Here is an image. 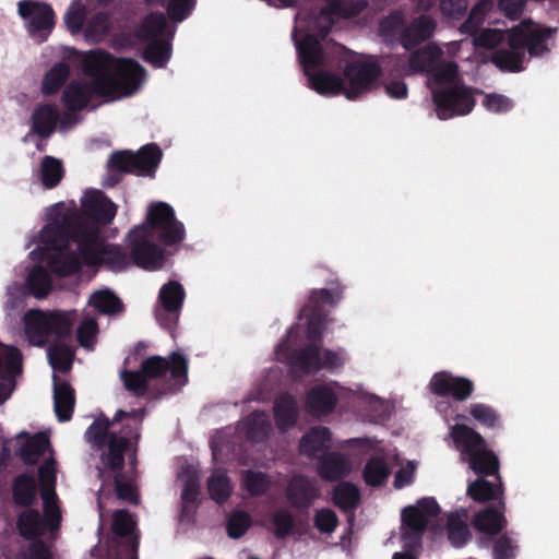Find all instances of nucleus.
Returning <instances> with one entry per match:
<instances>
[{"instance_id":"f257e3e1","label":"nucleus","mask_w":559,"mask_h":559,"mask_svg":"<svg viewBox=\"0 0 559 559\" xmlns=\"http://www.w3.org/2000/svg\"><path fill=\"white\" fill-rule=\"evenodd\" d=\"M367 0H329V5L311 13L300 12L295 17L293 40L310 88L325 96L343 93L355 99L372 90L380 76V68L371 58L360 57L344 70V79L323 71L326 55L322 40L338 17H350L360 12Z\"/></svg>"},{"instance_id":"f03ea898","label":"nucleus","mask_w":559,"mask_h":559,"mask_svg":"<svg viewBox=\"0 0 559 559\" xmlns=\"http://www.w3.org/2000/svg\"><path fill=\"white\" fill-rule=\"evenodd\" d=\"M117 212L116 205L102 191L85 192L81 200V213L73 203H56L47 211V225L32 242L29 252L34 261H47L51 272L66 276L80 270V260L74 255L73 246L82 238L91 240L92 234L100 236Z\"/></svg>"},{"instance_id":"7ed1b4c3","label":"nucleus","mask_w":559,"mask_h":559,"mask_svg":"<svg viewBox=\"0 0 559 559\" xmlns=\"http://www.w3.org/2000/svg\"><path fill=\"white\" fill-rule=\"evenodd\" d=\"M81 64L90 82L76 80L66 87L62 99L69 110L83 109L94 96L110 99L131 96L144 83V69L138 62L115 58L100 49L86 51Z\"/></svg>"},{"instance_id":"20e7f679","label":"nucleus","mask_w":559,"mask_h":559,"mask_svg":"<svg viewBox=\"0 0 559 559\" xmlns=\"http://www.w3.org/2000/svg\"><path fill=\"white\" fill-rule=\"evenodd\" d=\"M340 299V295H334L328 289L314 290L308 301V305L301 310L300 316L308 319L307 338L309 344L300 352L293 353L290 341L296 334V328L288 331L287 338L276 347V358L289 364L294 369L302 373H314L322 368L337 369L346 361V355L343 350L333 352L322 349L317 344L322 335V326L325 324L322 305H334Z\"/></svg>"},{"instance_id":"39448f33","label":"nucleus","mask_w":559,"mask_h":559,"mask_svg":"<svg viewBox=\"0 0 559 559\" xmlns=\"http://www.w3.org/2000/svg\"><path fill=\"white\" fill-rule=\"evenodd\" d=\"M127 418L134 424V430L138 431V426L144 418V411L138 409L132 412L118 411L112 421L106 417L96 419L86 430L85 439L94 447H102L106 439H108V449L102 454V466L98 467V476L103 484L99 489L98 508L100 516L105 509L104 496L107 480L112 477L115 483V490L118 499L138 503V495L132 480L126 477L122 473L123 466V452L131 445V440L126 436H116L111 430L115 421H120ZM138 432L134 438L138 439Z\"/></svg>"},{"instance_id":"423d86ee","label":"nucleus","mask_w":559,"mask_h":559,"mask_svg":"<svg viewBox=\"0 0 559 559\" xmlns=\"http://www.w3.org/2000/svg\"><path fill=\"white\" fill-rule=\"evenodd\" d=\"M442 51L435 45H427L409 57L406 74L416 72H432L433 83L450 84L448 87L437 88L428 82L432 91L437 116L447 120L455 115H466L472 111L475 100L465 86L454 84L457 68L453 62L441 61Z\"/></svg>"},{"instance_id":"0eeeda50","label":"nucleus","mask_w":559,"mask_h":559,"mask_svg":"<svg viewBox=\"0 0 559 559\" xmlns=\"http://www.w3.org/2000/svg\"><path fill=\"white\" fill-rule=\"evenodd\" d=\"M183 237L185 227L176 219L174 209L165 202H156L148 206L146 222L134 227L127 239L134 263L145 270H157L164 263V252L155 240L173 245Z\"/></svg>"},{"instance_id":"6e6552de","label":"nucleus","mask_w":559,"mask_h":559,"mask_svg":"<svg viewBox=\"0 0 559 559\" xmlns=\"http://www.w3.org/2000/svg\"><path fill=\"white\" fill-rule=\"evenodd\" d=\"M556 31L524 20L508 32V49L497 50L491 57L492 62L501 70L522 71L525 48L532 57L543 56L550 50Z\"/></svg>"},{"instance_id":"1a4fd4ad","label":"nucleus","mask_w":559,"mask_h":559,"mask_svg":"<svg viewBox=\"0 0 559 559\" xmlns=\"http://www.w3.org/2000/svg\"><path fill=\"white\" fill-rule=\"evenodd\" d=\"M56 472V462L51 457L39 467V485L44 504V516L33 509H27L21 513L17 527L20 534L25 538H55V533L61 521V512L55 491Z\"/></svg>"},{"instance_id":"9d476101","label":"nucleus","mask_w":559,"mask_h":559,"mask_svg":"<svg viewBox=\"0 0 559 559\" xmlns=\"http://www.w3.org/2000/svg\"><path fill=\"white\" fill-rule=\"evenodd\" d=\"M170 371L171 378L182 385L187 381L188 360L179 353H174L170 360L153 356L142 364L141 371L121 372V379L127 390L135 395H143L147 390V380L162 377Z\"/></svg>"},{"instance_id":"9b49d317","label":"nucleus","mask_w":559,"mask_h":559,"mask_svg":"<svg viewBox=\"0 0 559 559\" xmlns=\"http://www.w3.org/2000/svg\"><path fill=\"white\" fill-rule=\"evenodd\" d=\"M451 437L461 451V459L468 462L471 469L477 474H495L499 462L495 453L486 448L484 438L465 425H455Z\"/></svg>"},{"instance_id":"f8f14e48","label":"nucleus","mask_w":559,"mask_h":559,"mask_svg":"<svg viewBox=\"0 0 559 559\" xmlns=\"http://www.w3.org/2000/svg\"><path fill=\"white\" fill-rule=\"evenodd\" d=\"M175 28L170 26L163 13H152L146 16L138 28L141 40L147 41L145 59L156 68H163L170 58L169 40Z\"/></svg>"},{"instance_id":"ddd939ff","label":"nucleus","mask_w":559,"mask_h":559,"mask_svg":"<svg viewBox=\"0 0 559 559\" xmlns=\"http://www.w3.org/2000/svg\"><path fill=\"white\" fill-rule=\"evenodd\" d=\"M23 320L25 335L29 344L41 346L47 342L50 335L59 337L70 335L74 321V313L31 310L25 313Z\"/></svg>"},{"instance_id":"4468645a","label":"nucleus","mask_w":559,"mask_h":559,"mask_svg":"<svg viewBox=\"0 0 559 559\" xmlns=\"http://www.w3.org/2000/svg\"><path fill=\"white\" fill-rule=\"evenodd\" d=\"M439 513V504L430 497L421 498L415 504L405 507L401 513L405 547L414 549L418 546L420 535L427 527L433 526Z\"/></svg>"},{"instance_id":"2eb2a0df","label":"nucleus","mask_w":559,"mask_h":559,"mask_svg":"<svg viewBox=\"0 0 559 559\" xmlns=\"http://www.w3.org/2000/svg\"><path fill=\"white\" fill-rule=\"evenodd\" d=\"M91 240L82 238L74 250V255L80 260V266L107 264L114 271H120L129 264V260L121 250L115 246L106 245L100 236L95 233Z\"/></svg>"},{"instance_id":"dca6fc26","label":"nucleus","mask_w":559,"mask_h":559,"mask_svg":"<svg viewBox=\"0 0 559 559\" xmlns=\"http://www.w3.org/2000/svg\"><path fill=\"white\" fill-rule=\"evenodd\" d=\"M19 14L33 39L43 43L48 38L55 26V13L49 4L23 0L19 2Z\"/></svg>"},{"instance_id":"f3484780","label":"nucleus","mask_w":559,"mask_h":559,"mask_svg":"<svg viewBox=\"0 0 559 559\" xmlns=\"http://www.w3.org/2000/svg\"><path fill=\"white\" fill-rule=\"evenodd\" d=\"M160 157L159 147L155 144H148L141 148L138 154L130 152L115 153L110 156L108 163L118 170L147 175L157 167Z\"/></svg>"},{"instance_id":"a211bd4d","label":"nucleus","mask_w":559,"mask_h":559,"mask_svg":"<svg viewBox=\"0 0 559 559\" xmlns=\"http://www.w3.org/2000/svg\"><path fill=\"white\" fill-rule=\"evenodd\" d=\"M185 297L182 285L176 281L160 287L155 307V317L160 325L171 329L177 324Z\"/></svg>"},{"instance_id":"6ab92c4d","label":"nucleus","mask_w":559,"mask_h":559,"mask_svg":"<svg viewBox=\"0 0 559 559\" xmlns=\"http://www.w3.org/2000/svg\"><path fill=\"white\" fill-rule=\"evenodd\" d=\"M22 373V355L14 346L0 343V405L15 389V378Z\"/></svg>"},{"instance_id":"aec40b11","label":"nucleus","mask_w":559,"mask_h":559,"mask_svg":"<svg viewBox=\"0 0 559 559\" xmlns=\"http://www.w3.org/2000/svg\"><path fill=\"white\" fill-rule=\"evenodd\" d=\"M372 451L371 457L367 461L362 476L367 485L377 487L383 485L391 472V468L386 462L389 454L384 453V449L379 442L365 439L359 440Z\"/></svg>"},{"instance_id":"412c9836","label":"nucleus","mask_w":559,"mask_h":559,"mask_svg":"<svg viewBox=\"0 0 559 559\" xmlns=\"http://www.w3.org/2000/svg\"><path fill=\"white\" fill-rule=\"evenodd\" d=\"M430 389L438 395H452L454 399L466 400L473 392L471 380L462 377H453L449 372H438L430 381Z\"/></svg>"},{"instance_id":"4be33fe9","label":"nucleus","mask_w":559,"mask_h":559,"mask_svg":"<svg viewBox=\"0 0 559 559\" xmlns=\"http://www.w3.org/2000/svg\"><path fill=\"white\" fill-rule=\"evenodd\" d=\"M337 395L330 385L321 384L313 386L306 396L305 405L307 412L314 417H322L331 414L335 408Z\"/></svg>"},{"instance_id":"5701e85b","label":"nucleus","mask_w":559,"mask_h":559,"mask_svg":"<svg viewBox=\"0 0 559 559\" xmlns=\"http://www.w3.org/2000/svg\"><path fill=\"white\" fill-rule=\"evenodd\" d=\"M355 399L359 407L367 413V416L372 421H380L389 418L394 409L391 401L383 400L358 385L353 390Z\"/></svg>"},{"instance_id":"b1692460","label":"nucleus","mask_w":559,"mask_h":559,"mask_svg":"<svg viewBox=\"0 0 559 559\" xmlns=\"http://www.w3.org/2000/svg\"><path fill=\"white\" fill-rule=\"evenodd\" d=\"M273 413L277 428L286 431L297 421L299 415L297 400L289 393L278 395L274 402Z\"/></svg>"},{"instance_id":"393cba45","label":"nucleus","mask_w":559,"mask_h":559,"mask_svg":"<svg viewBox=\"0 0 559 559\" xmlns=\"http://www.w3.org/2000/svg\"><path fill=\"white\" fill-rule=\"evenodd\" d=\"M53 400L55 412L60 421L71 418L75 404L73 389L64 381L53 374Z\"/></svg>"},{"instance_id":"a878e982","label":"nucleus","mask_w":559,"mask_h":559,"mask_svg":"<svg viewBox=\"0 0 559 559\" xmlns=\"http://www.w3.org/2000/svg\"><path fill=\"white\" fill-rule=\"evenodd\" d=\"M504 502L500 501L498 508H487L474 518L473 524L476 530L486 534H497L506 525V519L503 516Z\"/></svg>"},{"instance_id":"bb28decb","label":"nucleus","mask_w":559,"mask_h":559,"mask_svg":"<svg viewBox=\"0 0 559 559\" xmlns=\"http://www.w3.org/2000/svg\"><path fill=\"white\" fill-rule=\"evenodd\" d=\"M331 433L326 427L311 428L300 440V452L308 456H317L330 447Z\"/></svg>"},{"instance_id":"cd10ccee","label":"nucleus","mask_w":559,"mask_h":559,"mask_svg":"<svg viewBox=\"0 0 559 559\" xmlns=\"http://www.w3.org/2000/svg\"><path fill=\"white\" fill-rule=\"evenodd\" d=\"M318 469L323 479L336 480L349 474L352 464L346 456L338 453H330L320 461Z\"/></svg>"},{"instance_id":"c85d7f7f","label":"nucleus","mask_w":559,"mask_h":559,"mask_svg":"<svg viewBox=\"0 0 559 559\" xmlns=\"http://www.w3.org/2000/svg\"><path fill=\"white\" fill-rule=\"evenodd\" d=\"M238 428L240 433L246 436L248 439L252 441H261L267 436L271 429V424L264 412H253L239 424Z\"/></svg>"},{"instance_id":"c756f323","label":"nucleus","mask_w":559,"mask_h":559,"mask_svg":"<svg viewBox=\"0 0 559 559\" xmlns=\"http://www.w3.org/2000/svg\"><path fill=\"white\" fill-rule=\"evenodd\" d=\"M435 27L436 24L430 16H419L406 28L403 36V46L408 49L417 43L425 40L432 35Z\"/></svg>"},{"instance_id":"7c9ffc66","label":"nucleus","mask_w":559,"mask_h":559,"mask_svg":"<svg viewBox=\"0 0 559 559\" xmlns=\"http://www.w3.org/2000/svg\"><path fill=\"white\" fill-rule=\"evenodd\" d=\"M317 496V489L310 480L302 476H295L288 486L287 498L297 507H305Z\"/></svg>"},{"instance_id":"2f4dec72","label":"nucleus","mask_w":559,"mask_h":559,"mask_svg":"<svg viewBox=\"0 0 559 559\" xmlns=\"http://www.w3.org/2000/svg\"><path fill=\"white\" fill-rule=\"evenodd\" d=\"M467 493L472 499L478 502H485L491 499L501 500L503 488L500 478H498L497 484L490 483L484 478H478L468 485Z\"/></svg>"},{"instance_id":"473e14b6","label":"nucleus","mask_w":559,"mask_h":559,"mask_svg":"<svg viewBox=\"0 0 559 559\" xmlns=\"http://www.w3.org/2000/svg\"><path fill=\"white\" fill-rule=\"evenodd\" d=\"M466 512L450 514L447 518V532L450 543L454 547H462L471 538V532L465 521Z\"/></svg>"},{"instance_id":"72a5a7b5","label":"nucleus","mask_w":559,"mask_h":559,"mask_svg":"<svg viewBox=\"0 0 559 559\" xmlns=\"http://www.w3.org/2000/svg\"><path fill=\"white\" fill-rule=\"evenodd\" d=\"M58 117L55 106H40L33 114V128L40 136H49L56 127Z\"/></svg>"},{"instance_id":"f704fd0d","label":"nucleus","mask_w":559,"mask_h":559,"mask_svg":"<svg viewBox=\"0 0 559 559\" xmlns=\"http://www.w3.org/2000/svg\"><path fill=\"white\" fill-rule=\"evenodd\" d=\"M26 285L34 297L41 299L51 290V278L43 266L36 265L28 272Z\"/></svg>"},{"instance_id":"c9c22d12","label":"nucleus","mask_w":559,"mask_h":559,"mask_svg":"<svg viewBox=\"0 0 559 559\" xmlns=\"http://www.w3.org/2000/svg\"><path fill=\"white\" fill-rule=\"evenodd\" d=\"M48 360L50 366L60 372H67L71 369L73 361V350L64 343H55L48 349Z\"/></svg>"},{"instance_id":"e433bc0d","label":"nucleus","mask_w":559,"mask_h":559,"mask_svg":"<svg viewBox=\"0 0 559 559\" xmlns=\"http://www.w3.org/2000/svg\"><path fill=\"white\" fill-rule=\"evenodd\" d=\"M70 75V67L60 62L55 64L44 76L41 90L45 95H51L59 91Z\"/></svg>"},{"instance_id":"4c0bfd02","label":"nucleus","mask_w":559,"mask_h":559,"mask_svg":"<svg viewBox=\"0 0 559 559\" xmlns=\"http://www.w3.org/2000/svg\"><path fill=\"white\" fill-rule=\"evenodd\" d=\"M90 305L97 311L105 314H112L121 311L122 305L119 298L108 289H102L91 295Z\"/></svg>"},{"instance_id":"58836bf2","label":"nucleus","mask_w":559,"mask_h":559,"mask_svg":"<svg viewBox=\"0 0 559 559\" xmlns=\"http://www.w3.org/2000/svg\"><path fill=\"white\" fill-rule=\"evenodd\" d=\"M49 448V442L44 433L35 435L26 439L20 450V455L27 464H34L39 456Z\"/></svg>"},{"instance_id":"ea45409f","label":"nucleus","mask_w":559,"mask_h":559,"mask_svg":"<svg viewBox=\"0 0 559 559\" xmlns=\"http://www.w3.org/2000/svg\"><path fill=\"white\" fill-rule=\"evenodd\" d=\"M211 498L218 503L224 502L231 492V485L226 473L221 469L213 472L207 481Z\"/></svg>"},{"instance_id":"a19ab883","label":"nucleus","mask_w":559,"mask_h":559,"mask_svg":"<svg viewBox=\"0 0 559 559\" xmlns=\"http://www.w3.org/2000/svg\"><path fill=\"white\" fill-rule=\"evenodd\" d=\"M36 496V484L32 476L21 475L13 485V497L16 503L27 506Z\"/></svg>"},{"instance_id":"79ce46f5","label":"nucleus","mask_w":559,"mask_h":559,"mask_svg":"<svg viewBox=\"0 0 559 559\" xmlns=\"http://www.w3.org/2000/svg\"><path fill=\"white\" fill-rule=\"evenodd\" d=\"M87 15V8L81 0H73L64 13L63 20L71 34H79Z\"/></svg>"},{"instance_id":"37998d69","label":"nucleus","mask_w":559,"mask_h":559,"mask_svg":"<svg viewBox=\"0 0 559 559\" xmlns=\"http://www.w3.org/2000/svg\"><path fill=\"white\" fill-rule=\"evenodd\" d=\"M40 175L43 185L48 189L53 188L63 176L61 162L52 156H46L40 165Z\"/></svg>"},{"instance_id":"c03bdc74","label":"nucleus","mask_w":559,"mask_h":559,"mask_svg":"<svg viewBox=\"0 0 559 559\" xmlns=\"http://www.w3.org/2000/svg\"><path fill=\"white\" fill-rule=\"evenodd\" d=\"M334 501L343 510H349L359 501L358 488L349 483H342L334 490Z\"/></svg>"},{"instance_id":"a18cd8bd","label":"nucleus","mask_w":559,"mask_h":559,"mask_svg":"<svg viewBox=\"0 0 559 559\" xmlns=\"http://www.w3.org/2000/svg\"><path fill=\"white\" fill-rule=\"evenodd\" d=\"M150 4L167 3V11L175 22L183 21L192 11L195 0H146Z\"/></svg>"},{"instance_id":"49530a36","label":"nucleus","mask_w":559,"mask_h":559,"mask_svg":"<svg viewBox=\"0 0 559 559\" xmlns=\"http://www.w3.org/2000/svg\"><path fill=\"white\" fill-rule=\"evenodd\" d=\"M108 28H109L108 15H106L104 13H97L87 23L85 32H84V36L87 41L98 43L105 37V35L108 32Z\"/></svg>"},{"instance_id":"de8ad7c7","label":"nucleus","mask_w":559,"mask_h":559,"mask_svg":"<svg viewBox=\"0 0 559 559\" xmlns=\"http://www.w3.org/2000/svg\"><path fill=\"white\" fill-rule=\"evenodd\" d=\"M270 480L262 472L247 471L242 474V486L252 496H259L265 492Z\"/></svg>"},{"instance_id":"09e8293b","label":"nucleus","mask_w":559,"mask_h":559,"mask_svg":"<svg viewBox=\"0 0 559 559\" xmlns=\"http://www.w3.org/2000/svg\"><path fill=\"white\" fill-rule=\"evenodd\" d=\"M25 292L20 284H12L7 290V300L4 302V310L8 316H15L24 308Z\"/></svg>"},{"instance_id":"8fccbe9b","label":"nucleus","mask_w":559,"mask_h":559,"mask_svg":"<svg viewBox=\"0 0 559 559\" xmlns=\"http://www.w3.org/2000/svg\"><path fill=\"white\" fill-rule=\"evenodd\" d=\"M98 332L97 323L93 318H85L78 328V341L81 346L92 349Z\"/></svg>"},{"instance_id":"3c124183","label":"nucleus","mask_w":559,"mask_h":559,"mask_svg":"<svg viewBox=\"0 0 559 559\" xmlns=\"http://www.w3.org/2000/svg\"><path fill=\"white\" fill-rule=\"evenodd\" d=\"M179 480L182 483L183 489L181 493L182 500L188 502H193L199 493V477L198 475L190 471H182L179 475Z\"/></svg>"},{"instance_id":"603ef678","label":"nucleus","mask_w":559,"mask_h":559,"mask_svg":"<svg viewBox=\"0 0 559 559\" xmlns=\"http://www.w3.org/2000/svg\"><path fill=\"white\" fill-rule=\"evenodd\" d=\"M469 413L475 420L484 426L495 427L499 423L496 412L488 405L480 403L473 404L471 405Z\"/></svg>"},{"instance_id":"864d4df0","label":"nucleus","mask_w":559,"mask_h":559,"mask_svg":"<svg viewBox=\"0 0 559 559\" xmlns=\"http://www.w3.org/2000/svg\"><path fill=\"white\" fill-rule=\"evenodd\" d=\"M250 516L245 512H235L228 520L227 530L233 538H239L250 526Z\"/></svg>"},{"instance_id":"5fc2aeb1","label":"nucleus","mask_w":559,"mask_h":559,"mask_svg":"<svg viewBox=\"0 0 559 559\" xmlns=\"http://www.w3.org/2000/svg\"><path fill=\"white\" fill-rule=\"evenodd\" d=\"M483 105L487 110L495 114H502L509 111L513 107L510 98L500 94H488L485 96Z\"/></svg>"},{"instance_id":"6e6d98bb","label":"nucleus","mask_w":559,"mask_h":559,"mask_svg":"<svg viewBox=\"0 0 559 559\" xmlns=\"http://www.w3.org/2000/svg\"><path fill=\"white\" fill-rule=\"evenodd\" d=\"M135 522L130 513L119 510L114 514V532L121 536L129 535L134 528Z\"/></svg>"},{"instance_id":"4d7b16f0","label":"nucleus","mask_w":559,"mask_h":559,"mask_svg":"<svg viewBox=\"0 0 559 559\" xmlns=\"http://www.w3.org/2000/svg\"><path fill=\"white\" fill-rule=\"evenodd\" d=\"M487 8L488 3L485 1H481L477 5H475L471 11L467 21L461 26L462 32L474 33L479 26V24L483 22Z\"/></svg>"},{"instance_id":"13d9d810","label":"nucleus","mask_w":559,"mask_h":559,"mask_svg":"<svg viewBox=\"0 0 559 559\" xmlns=\"http://www.w3.org/2000/svg\"><path fill=\"white\" fill-rule=\"evenodd\" d=\"M504 33L499 29H484L474 38V44L486 48H495L504 39Z\"/></svg>"},{"instance_id":"bf43d9fd","label":"nucleus","mask_w":559,"mask_h":559,"mask_svg":"<svg viewBox=\"0 0 559 559\" xmlns=\"http://www.w3.org/2000/svg\"><path fill=\"white\" fill-rule=\"evenodd\" d=\"M417 464L414 461H409L405 466L400 468L394 477V487L401 489L413 483Z\"/></svg>"},{"instance_id":"052dcab7","label":"nucleus","mask_w":559,"mask_h":559,"mask_svg":"<svg viewBox=\"0 0 559 559\" xmlns=\"http://www.w3.org/2000/svg\"><path fill=\"white\" fill-rule=\"evenodd\" d=\"M337 523L336 515L333 511L322 509L316 515V525L321 532L331 533Z\"/></svg>"},{"instance_id":"680f3d73","label":"nucleus","mask_w":559,"mask_h":559,"mask_svg":"<svg viewBox=\"0 0 559 559\" xmlns=\"http://www.w3.org/2000/svg\"><path fill=\"white\" fill-rule=\"evenodd\" d=\"M466 8V0H441L440 2L442 13L453 19H459Z\"/></svg>"},{"instance_id":"e2e57ef3","label":"nucleus","mask_w":559,"mask_h":559,"mask_svg":"<svg viewBox=\"0 0 559 559\" xmlns=\"http://www.w3.org/2000/svg\"><path fill=\"white\" fill-rule=\"evenodd\" d=\"M515 545L508 537L499 538L493 547L495 559H512L514 557Z\"/></svg>"},{"instance_id":"0e129e2a","label":"nucleus","mask_w":559,"mask_h":559,"mask_svg":"<svg viewBox=\"0 0 559 559\" xmlns=\"http://www.w3.org/2000/svg\"><path fill=\"white\" fill-rule=\"evenodd\" d=\"M50 550L41 542H34L26 552L16 557V559H50Z\"/></svg>"},{"instance_id":"69168bd1","label":"nucleus","mask_w":559,"mask_h":559,"mask_svg":"<svg viewBox=\"0 0 559 559\" xmlns=\"http://www.w3.org/2000/svg\"><path fill=\"white\" fill-rule=\"evenodd\" d=\"M274 524L278 536L286 535L293 526V518L287 511H278L274 515Z\"/></svg>"},{"instance_id":"338daca9","label":"nucleus","mask_w":559,"mask_h":559,"mask_svg":"<svg viewBox=\"0 0 559 559\" xmlns=\"http://www.w3.org/2000/svg\"><path fill=\"white\" fill-rule=\"evenodd\" d=\"M524 3H525V0H500L499 1L500 9L510 19H515L521 14Z\"/></svg>"},{"instance_id":"774afa93","label":"nucleus","mask_w":559,"mask_h":559,"mask_svg":"<svg viewBox=\"0 0 559 559\" xmlns=\"http://www.w3.org/2000/svg\"><path fill=\"white\" fill-rule=\"evenodd\" d=\"M386 94L391 98L401 99L407 95V86L401 80H391L384 85Z\"/></svg>"}]
</instances>
